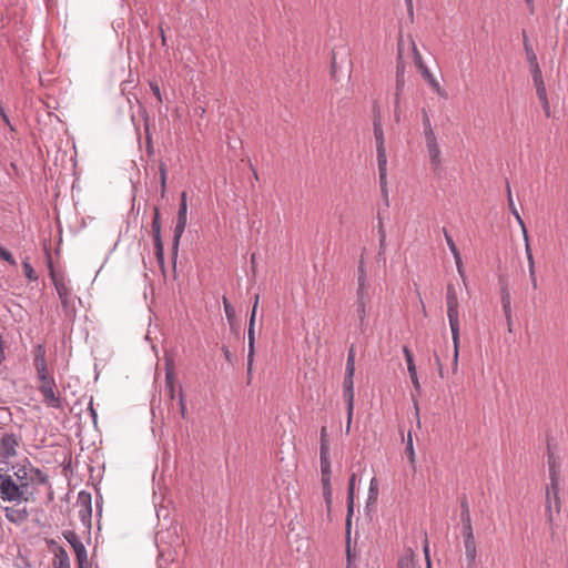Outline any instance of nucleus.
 I'll return each instance as SVG.
<instances>
[{
    "label": "nucleus",
    "mask_w": 568,
    "mask_h": 568,
    "mask_svg": "<svg viewBox=\"0 0 568 568\" xmlns=\"http://www.w3.org/2000/svg\"><path fill=\"white\" fill-rule=\"evenodd\" d=\"M398 105H399V103H398L397 105L395 104V121H396V122H399V120H400L399 113H398V111H397Z\"/></svg>",
    "instance_id": "63"
},
{
    "label": "nucleus",
    "mask_w": 568,
    "mask_h": 568,
    "mask_svg": "<svg viewBox=\"0 0 568 568\" xmlns=\"http://www.w3.org/2000/svg\"><path fill=\"white\" fill-rule=\"evenodd\" d=\"M447 317L452 334L459 332V303L454 285L448 284L446 290Z\"/></svg>",
    "instance_id": "4"
},
{
    "label": "nucleus",
    "mask_w": 568,
    "mask_h": 568,
    "mask_svg": "<svg viewBox=\"0 0 568 568\" xmlns=\"http://www.w3.org/2000/svg\"><path fill=\"white\" fill-rule=\"evenodd\" d=\"M0 114H1V116H2V119H3V121H4L8 125H10L9 118H8V115H7V113H6L4 109H3V106H2L1 104H0Z\"/></svg>",
    "instance_id": "61"
},
{
    "label": "nucleus",
    "mask_w": 568,
    "mask_h": 568,
    "mask_svg": "<svg viewBox=\"0 0 568 568\" xmlns=\"http://www.w3.org/2000/svg\"><path fill=\"white\" fill-rule=\"evenodd\" d=\"M460 519L463 524V529H473L469 506L466 497H464L460 501Z\"/></svg>",
    "instance_id": "24"
},
{
    "label": "nucleus",
    "mask_w": 568,
    "mask_h": 568,
    "mask_svg": "<svg viewBox=\"0 0 568 568\" xmlns=\"http://www.w3.org/2000/svg\"><path fill=\"white\" fill-rule=\"evenodd\" d=\"M373 130L376 143L377 165H378V179L381 193L386 207L389 206L388 189H387V155L386 145L384 138V130L382 125L381 114L377 113L373 119Z\"/></svg>",
    "instance_id": "1"
},
{
    "label": "nucleus",
    "mask_w": 568,
    "mask_h": 568,
    "mask_svg": "<svg viewBox=\"0 0 568 568\" xmlns=\"http://www.w3.org/2000/svg\"><path fill=\"white\" fill-rule=\"evenodd\" d=\"M22 440L21 434L18 433H3L0 436V462L8 463L10 459L17 457L18 447Z\"/></svg>",
    "instance_id": "3"
},
{
    "label": "nucleus",
    "mask_w": 568,
    "mask_h": 568,
    "mask_svg": "<svg viewBox=\"0 0 568 568\" xmlns=\"http://www.w3.org/2000/svg\"><path fill=\"white\" fill-rule=\"evenodd\" d=\"M345 372L355 373V351L353 346L351 347L347 355Z\"/></svg>",
    "instance_id": "40"
},
{
    "label": "nucleus",
    "mask_w": 568,
    "mask_h": 568,
    "mask_svg": "<svg viewBox=\"0 0 568 568\" xmlns=\"http://www.w3.org/2000/svg\"><path fill=\"white\" fill-rule=\"evenodd\" d=\"M159 171H160V182H161V196L164 197L165 192H166L168 171H166V165L163 162L160 163Z\"/></svg>",
    "instance_id": "35"
},
{
    "label": "nucleus",
    "mask_w": 568,
    "mask_h": 568,
    "mask_svg": "<svg viewBox=\"0 0 568 568\" xmlns=\"http://www.w3.org/2000/svg\"><path fill=\"white\" fill-rule=\"evenodd\" d=\"M0 499L9 503H19L21 500H28V498L23 497L22 486L18 485L16 480H13L12 476L4 475L3 480L0 481Z\"/></svg>",
    "instance_id": "6"
},
{
    "label": "nucleus",
    "mask_w": 568,
    "mask_h": 568,
    "mask_svg": "<svg viewBox=\"0 0 568 568\" xmlns=\"http://www.w3.org/2000/svg\"><path fill=\"white\" fill-rule=\"evenodd\" d=\"M323 495H324V498H325V503L329 507L331 501H332V488H324L323 489Z\"/></svg>",
    "instance_id": "52"
},
{
    "label": "nucleus",
    "mask_w": 568,
    "mask_h": 568,
    "mask_svg": "<svg viewBox=\"0 0 568 568\" xmlns=\"http://www.w3.org/2000/svg\"><path fill=\"white\" fill-rule=\"evenodd\" d=\"M463 542L465 548L466 568H476L477 542L473 529H463Z\"/></svg>",
    "instance_id": "10"
},
{
    "label": "nucleus",
    "mask_w": 568,
    "mask_h": 568,
    "mask_svg": "<svg viewBox=\"0 0 568 568\" xmlns=\"http://www.w3.org/2000/svg\"><path fill=\"white\" fill-rule=\"evenodd\" d=\"M354 374L345 372L343 381V396L346 403L347 413L353 414L354 412Z\"/></svg>",
    "instance_id": "13"
},
{
    "label": "nucleus",
    "mask_w": 568,
    "mask_h": 568,
    "mask_svg": "<svg viewBox=\"0 0 568 568\" xmlns=\"http://www.w3.org/2000/svg\"><path fill=\"white\" fill-rule=\"evenodd\" d=\"M247 344H248V352H247L248 381H247V383L250 384L252 369H253L254 354H255V324H253V321H248Z\"/></svg>",
    "instance_id": "15"
},
{
    "label": "nucleus",
    "mask_w": 568,
    "mask_h": 568,
    "mask_svg": "<svg viewBox=\"0 0 568 568\" xmlns=\"http://www.w3.org/2000/svg\"><path fill=\"white\" fill-rule=\"evenodd\" d=\"M378 236H379V247L381 250H383L385 247V242H386V232L384 230V224H383V217H382V214L378 213Z\"/></svg>",
    "instance_id": "39"
},
{
    "label": "nucleus",
    "mask_w": 568,
    "mask_h": 568,
    "mask_svg": "<svg viewBox=\"0 0 568 568\" xmlns=\"http://www.w3.org/2000/svg\"><path fill=\"white\" fill-rule=\"evenodd\" d=\"M540 102H541L542 110H544L546 116L549 118L550 116V105H549L548 99L540 100Z\"/></svg>",
    "instance_id": "53"
},
{
    "label": "nucleus",
    "mask_w": 568,
    "mask_h": 568,
    "mask_svg": "<svg viewBox=\"0 0 568 568\" xmlns=\"http://www.w3.org/2000/svg\"><path fill=\"white\" fill-rule=\"evenodd\" d=\"M51 277L53 281L54 288L57 294L64 307L69 305L70 290L67 286L62 276H57L53 271H51Z\"/></svg>",
    "instance_id": "16"
},
{
    "label": "nucleus",
    "mask_w": 568,
    "mask_h": 568,
    "mask_svg": "<svg viewBox=\"0 0 568 568\" xmlns=\"http://www.w3.org/2000/svg\"><path fill=\"white\" fill-rule=\"evenodd\" d=\"M531 75L534 84L537 85L539 83H544L541 70L539 68V64L530 67Z\"/></svg>",
    "instance_id": "44"
},
{
    "label": "nucleus",
    "mask_w": 568,
    "mask_h": 568,
    "mask_svg": "<svg viewBox=\"0 0 568 568\" xmlns=\"http://www.w3.org/2000/svg\"><path fill=\"white\" fill-rule=\"evenodd\" d=\"M166 388L170 393L171 399H174L175 389H174V385H173V373L171 371L166 372Z\"/></svg>",
    "instance_id": "45"
},
{
    "label": "nucleus",
    "mask_w": 568,
    "mask_h": 568,
    "mask_svg": "<svg viewBox=\"0 0 568 568\" xmlns=\"http://www.w3.org/2000/svg\"><path fill=\"white\" fill-rule=\"evenodd\" d=\"M443 233H444L447 246L449 247V251L454 256V260H459L460 253H459L453 237L448 234V232L445 227L443 229Z\"/></svg>",
    "instance_id": "33"
},
{
    "label": "nucleus",
    "mask_w": 568,
    "mask_h": 568,
    "mask_svg": "<svg viewBox=\"0 0 568 568\" xmlns=\"http://www.w3.org/2000/svg\"><path fill=\"white\" fill-rule=\"evenodd\" d=\"M371 300L372 296L369 288L357 287L355 307L361 333H365L368 326L366 307L369 304Z\"/></svg>",
    "instance_id": "8"
},
{
    "label": "nucleus",
    "mask_w": 568,
    "mask_h": 568,
    "mask_svg": "<svg viewBox=\"0 0 568 568\" xmlns=\"http://www.w3.org/2000/svg\"><path fill=\"white\" fill-rule=\"evenodd\" d=\"M452 341L454 346V355H453V363H452V369L453 373H457L458 371V358H459V332L455 334H452Z\"/></svg>",
    "instance_id": "28"
},
{
    "label": "nucleus",
    "mask_w": 568,
    "mask_h": 568,
    "mask_svg": "<svg viewBox=\"0 0 568 568\" xmlns=\"http://www.w3.org/2000/svg\"><path fill=\"white\" fill-rule=\"evenodd\" d=\"M90 412H91V416L93 418V422L95 423V420H97V413H95V410H94V408L92 406V402L90 403Z\"/></svg>",
    "instance_id": "62"
},
{
    "label": "nucleus",
    "mask_w": 568,
    "mask_h": 568,
    "mask_svg": "<svg viewBox=\"0 0 568 568\" xmlns=\"http://www.w3.org/2000/svg\"><path fill=\"white\" fill-rule=\"evenodd\" d=\"M523 234H524V240H525L526 255L529 256V253H531V248H530V245H529L528 235H527V232L523 233Z\"/></svg>",
    "instance_id": "56"
},
{
    "label": "nucleus",
    "mask_w": 568,
    "mask_h": 568,
    "mask_svg": "<svg viewBox=\"0 0 568 568\" xmlns=\"http://www.w3.org/2000/svg\"><path fill=\"white\" fill-rule=\"evenodd\" d=\"M413 53H414V63L422 74V77L426 80L428 85L432 88L434 92H436L439 97L447 99V92L442 88L438 80L434 77V74L429 71L427 65L425 64L422 54L418 52L415 43L413 42Z\"/></svg>",
    "instance_id": "2"
},
{
    "label": "nucleus",
    "mask_w": 568,
    "mask_h": 568,
    "mask_svg": "<svg viewBox=\"0 0 568 568\" xmlns=\"http://www.w3.org/2000/svg\"><path fill=\"white\" fill-rule=\"evenodd\" d=\"M405 453L408 457L409 464L412 466V470L416 471V459H415V450L413 446V438L410 432L407 435V443H406V449Z\"/></svg>",
    "instance_id": "29"
},
{
    "label": "nucleus",
    "mask_w": 568,
    "mask_h": 568,
    "mask_svg": "<svg viewBox=\"0 0 568 568\" xmlns=\"http://www.w3.org/2000/svg\"><path fill=\"white\" fill-rule=\"evenodd\" d=\"M22 268H23L24 275L28 280H30V281L38 280V275L36 274L31 263L28 260H24L22 262Z\"/></svg>",
    "instance_id": "37"
},
{
    "label": "nucleus",
    "mask_w": 568,
    "mask_h": 568,
    "mask_svg": "<svg viewBox=\"0 0 568 568\" xmlns=\"http://www.w3.org/2000/svg\"><path fill=\"white\" fill-rule=\"evenodd\" d=\"M529 277H530V282H531V286H532V288H537V277H536V272L529 273Z\"/></svg>",
    "instance_id": "60"
},
{
    "label": "nucleus",
    "mask_w": 568,
    "mask_h": 568,
    "mask_svg": "<svg viewBox=\"0 0 568 568\" xmlns=\"http://www.w3.org/2000/svg\"><path fill=\"white\" fill-rule=\"evenodd\" d=\"M425 145L429 156V163L432 169L437 172L442 166V151L438 144L437 135L434 132L424 133Z\"/></svg>",
    "instance_id": "9"
},
{
    "label": "nucleus",
    "mask_w": 568,
    "mask_h": 568,
    "mask_svg": "<svg viewBox=\"0 0 568 568\" xmlns=\"http://www.w3.org/2000/svg\"><path fill=\"white\" fill-rule=\"evenodd\" d=\"M422 122H423V133L434 132V128L430 122V118L426 111V109H422Z\"/></svg>",
    "instance_id": "38"
},
{
    "label": "nucleus",
    "mask_w": 568,
    "mask_h": 568,
    "mask_svg": "<svg viewBox=\"0 0 568 568\" xmlns=\"http://www.w3.org/2000/svg\"><path fill=\"white\" fill-rule=\"evenodd\" d=\"M397 568H415L413 552L409 551L405 556H403L399 561Z\"/></svg>",
    "instance_id": "36"
},
{
    "label": "nucleus",
    "mask_w": 568,
    "mask_h": 568,
    "mask_svg": "<svg viewBox=\"0 0 568 568\" xmlns=\"http://www.w3.org/2000/svg\"><path fill=\"white\" fill-rule=\"evenodd\" d=\"M223 306H224V312H225L226 318H227L229 323L232 324V322L235 318V311H234L233 306L229 303L226 297H223Z\"/></svg>",
    "instance_id": "41"
},
{
    "label": "nucleus",
    "mask_w": 568,
    "mask_h": 568,
    "mask_svg": "<svg viewBox=\"0 0 568 568\" xmlns=\"http://www.w3.org/2000/svg\"><path fill=\"white\" fill-rule=\"evenodd\" d=\"M501 305H503V311L505 313V316H506L508 323H510V318H511L510 296L506 291H504L503 295H501Z\"/></svg>",
    "instance_id": "34"
},
{
    "label": "nucleus",
    "mask_w": 568,
    "mask_h": 568,
    "mask_svg": "<svg viewBox=\"0 0 568 568\" xmlns=\"http://www.w3.org/2000/svg\"><path fill=\"white\" fill-rule=\"evenodd\" d=\"M152 234L155 250V256L160 263L164 261V247L161 237V222H160V210L154 207V217L152 221Z\"/></svg>",
    "instance_id": "11"
},
{
    "label": "nucleus",
    "mask_w": 568,
    "mask_h": 568,
    "mask_svg": "<svg viewBox=\"0 0 568 568\" xmlns=\"http://www.w3.org/2000/svg\"><path fill=\"white\" fill-rule=\"evenodd\" d=\"M37 371V374H38V378L42 382V381H48L50 378H52L50 375H49V372H48V367L45 368H38L36 369Z\"/></svg>",
    "instance_id": "49"
},
{
    "label": "nucleus",
    "mask_w": 568,
    "mask_h": 568,
    "mask_svg": "<svg viewBox=\"0 0 568 568\" xmlns=\"http://www.w3.org/2000/svg\"><path fill=\"white\" fill-rule=\"evenodd\" d=\"M30 469H31V464L29 463L28 465L18 467L17 470L14 471V476L17 477L18 485H23L22 486L23 494L28 493L29 485L31 484V481H30L31 470Z\"/></svg>",
    "instance_id": "20"
},
{
    "label": "nucleus",
    "mask_w": 568,
    "mask_h": 568,
    "mask_svg": "<svg viewBox=\"0 0 568 568\" xmlns=\"http://www.w3.org/2000/svg\"><path fill=\"white\" fill-rule=\"evenodd\" d=\"M223 352H224V355H225L226 359H230L231 352L229 351V348L227 347H223Z\"/></svg>",
    "instance_id": "64"
},
{
    "label": "nucleus",
    "mask_w": 568,
    "mask_h": 568,
    "mask_svg": "<svg viewBox=\"0 0 568 568\" xmlns=\"http://www.w3.org/2000/svg\"><path fill=\"white\" fill-rule=\"evenodd\" d=\"M31 474H30V481L31 484L36 483L38 485H44L48 483V475L42 471L40 468L33 467L31 465Z\"/></svg>",
    "instance_id": "27"
},
{
    "label": "nucleus",
    "mask_w": 568,
    "mask_h": 568,
    "mask_svg": "<svg viewBox=\"0 0 568 568\" xmlns=\"http://www.w3.org/2000/svg\"><path fill=\"white\" fill-rule=\"evenodd\" d=\"M352 418H353V414L349 415V413H347V423H346V426H345V433L346 434H349V432H351Z\"/></svg>",
    "instance_id": "58"
},
{
    "label": "nucleus",
    "mask_w": 568,
    "mask_h": 568,
    "mask_svg": "<svg viewBox=\"0 0 568 568\" xmlns=\"http://www.w3.org/2000/svg\"><path fill=\"white\" fill-rule=\"evenodd\" d=\"M33 364L36 369L47 367L45 351L42 345H38L36 348Z\"/></svg>",
    "instance_id": "30"
},
{
    "label": "nucleus",
    "mask_w": 568,
    "mask_h": 568,
    "mask_svg": "<svg viewBox=\"0 0 568 568\" xmlns=\"http://www.w3.org/2000/svg\"><path fill=\"white\" fill-rule=\"evenodd\" d=\"M548 466H549V475H550V486L547 487L546 497H547V510L549 513V520L552 521L551 514V503L554 499L555 508L559 511V497H558V477L555 468V459L552 455L548 456Z\"/></svg>",
    "instance_id": "7"
},
{
    "label": "nucleus",
    "mask_w": 568,
    "mask_h": 568,
    "mask_svg": "<svg viewBox=\"0 0 568 568\" xmlns=\"http://www.w3.org/2000/svg\"><path fill=\"white\" fill-rule=\"evenodd\" d=\"M403 353H404L405 361L407 364V371L409 373L410 381H412L414 387L416 389H419V381H418L416 366H415V362H414V355L407 346L403 347Z\"/></svg>",
    "instance_id": "19"
},
{
    "label": "nucleus",
    "mask_w": 568,
    "mask_h": 568,
    "mask_svg": "<svg viewBox=\"0 0 568 568\" xmlns=\"http://www.w3.org/2000/svg\"><path fill=\"white\" fill-rule=\"evenodd\" d=\"M424 554L426 557L427 568H430L429 549L427 544L424 546Z\"/></svg>",
    "instance_id": "59"
},
{
    "label": "nucleus",
    "mask_w": 568,
    "mask_h": 568,
    "mask_svg": "<svg viewBox=\"0 0 568 568\" xmlns=\"http://www.w3.org/2000/svg\"><path fill=\"white\" fill-rule=\"evenodd\" d=\"M0 258L8 262L12 266L17 265V261L14 260L12 254L7 248H4L2 245H0Z\"/></svg>",
    "instance_id": "43"
},
{
    "label": "nucleus",
    "mask_w": 568,
    "mask_h": 568,
    "mask_svg": "<svg viewBox=\"0 0 568 568\" xmlns=\"http://www.w3.org/2000/svg\"><path fill=\"white\" fill-rule=\"evenodd\" d=\"M355 480H356V475L352 474L349 481H348V491H347V501H348V506H347L348 519H347V521L348 523H349L351 516L353 514Z\"/></svg>",
    "instance_id": "26"
},
{
    "label": "nucleus",
    "mask_w": 568,
    "mask_h": 568,
    "mask_svg": "<svg viewBox=\"0 0 568 568\" xmlns=\"http://www.w3.org/2000/svg\"><path fill=\"white\" fill-rule=\"evenodd\" d=\"M79 517L84 525H91L92 509L91 496L88 493L80 491L79 494Z\"/></svg>",
    "instance_id": "14"
},
{
    "label": "nucleus",
    "mask_w": 568,
    "mask_h": 568,
    "mask_svg": "<svg viewBox=\"0 0 568 568\" xmlns=\"http://www.w3.org/2000/svg\"><path fill=\"white\" fill-rule=\"evenodd\" d=\"M179 397H180V399H179V404H180V406H181V413H182V415L184 416V412H185V403H184V397H183V395H182V389H181V388H180Z\"/></svg>",
    "instance_id": "57"
},
{
    "label": "nucleus",
    "mask_w": 568,
    "mask_h": 568,
    "mask_svg": "<svg viewBox=\"0 0 568 568\" xmlns=\"http://www.w3.org/2000/svg\"><path fill=\"white\" fill-rule=\"evenodd\" d=\"M507 197H508L507 200H508L509 210L511 211V213L515 216L516 221L520 225L523 233H526L525 223H524V221H523L518 210L515 206L509 184H507Z\"/></svg>",
    "instance_id": "25"
},
{
    "label": "nucleus",
    "mask_w": 568,
    "mask_h": 568,
    "mask_svg": "<svg viewBox=\"0 0 568 568\" xmlns=\"http://www.w3.org/2000/svg\"><path fill=\"white\" fill-rule=\"evenodd\" d=\"M186 224H187V200H186V192H182L179 211H178V216H176V223H175L174 231H173L172 250H173L174 254L178 253L179 244H180L181 237L185 231Z\"/></svg>",
    "instance_id": "5"
},
{
    "label": "nucleus",
    "mask_w": 568,
    "mask_h": 568,
    "mask_svg": "<svg viewBox=\"0 0 568 568\" xmlns=\"http://www.w3.org/2000/svg\"><path fill=\"white\" fill-rule=\"evenodd\" d=\"M55 388V381L54 378H50L48 381H42L41 386L39 387L40 393H43L45 390H51Z\"/></svg>",
    "instance_id": "46"
},
{
    "label": "nucleus",
    "mask_w": 568,
    "mask_h": 568,
    "mask_svg": "<svg viewBox=\"0 0 568 568\" xmlns=\"http://www.w3.org/2000/svg\"><path fill=\"white\" fill-rule=\"evenodd\" d=\"M378 495V487H377V480L375 477L371 479L369 488H368V500L375 501L377 499Z\"/></svg>",
    "instance_id": "42"
},
{
    "label": "nucleus",
    "mask_w": 568,
    "mask_h": 568,
    "mask_svg": "<svg viewBox=\"0 0 568 568\" xmlns=\"http://www.w3.org/2000/svg\"><path fill=\"white\" fill-rule=\"evenodd\" d=\"M4 511H6V518L10 523L20 524V523L24 521L28 518V511H27L26 508H23V509H16V508H12V507H6Z\"/></svg>",
    "instance_id": "21"
},
{
    "label": "nucleus",
    "mask_w": 568,
    "mask_h": 568,
    "mask_svg": "<svg viewBox=\"0 0 568 568\" xmlns=\"http://www.w3.org/2000/svg\"><path fill=\"white\" fill-rule=\"evenodd\" d=\"M357 287L369 288V284L366 278V271L364 266V261H359L358 270H357Z\"/></svg>",
    "instance_id": "31"
},
{
    "label": "nucleus",
    "mask_w": 568,
    "mask_h": 568,
    "mask_svg": "<svg viewBox=\"0 0 568 568\" xmlns=\"http://www.w3.org/2000/svg\"><path fill=\"white\" fill-rule=\"evenodd\" d=\"M257 305H258V295L255 296V301H254V304H253V307H252V312H251V316H250V321H253V324H255Z\"/></svg>",
    "instance_id": "51"
},
{
    "label": "nucleus",
    "mask_w": 568,
    "mask_h": 568,
    "mask_svg": "<svg viewBox=\"0 0 568 568\" xmlns=\"http://www.w3.org/2000/svg\"><path fill=\"white\" fill-rule=\"evenodd\" d=\"M539 100L548 99L545 83L535 85Z\"/></svg>",
    "instance_id": "47"
},
{
    "label": "nucleus",
    "mask_w": 568,
    "mask_h": 568,
    "mask_svg": "<svg viewBox=\"0 0 568 568\" xmlns=\"http://www.w3.org/2000/svg\"><path fill=\"white\" fill-rule=\"evenodd\" d=\"M150 88L159 102H162V94L156 82H150Z\"/></svg>",
    "instance_id": "48"
},
{
    "label": "nucleus",
    "mask_w": 568,
    "mask_h": 568,
    "mask_svg": "<svg viewBox=\"0 0 568 568\" xmlns=\"http://www.w3.org/2000/svg\"><path fill=\"white\" fill-rule=\"evenodd\" d=\"M524 48H525V52H526L529 65L532 67V65L538 64L537 55L534 52L531 45L528 43V40H527V37H526L525 32H524Z\"/></svg>",
    "instance_id": "32"
},
{
    "label": "nucleus",
    "mask_w": 568,
    "mask_h": 568,
    "mask_svg": "<svg viewBox=\"0 0 568 568\" xmlns=\"http://www.w3.org/2000/svg\"><path fill=\"white\" fill-rule=\"evenodd\" d=\"M64 539L70 544L73 548L78 564H87L88 562V552L85 546L80 540L79 536L73 530H67L63 532Z\"/></svg>",
    "instance_id": "12"
},
{
    "label": "nucleus",
    "mask_w": 568,
    "mask_h": 568,
    "mask_svg": "<svg viewBox=\"0 0 568 568\" xmlns=\"http://www.w3.org/2000/svg\"><path fill=\"white\" fill-rule=\"evenodd\" d=\"M322 485L324 488H331V475H322Z\"/></svg>",
    "instance_id": "55"
},
{
    "label": "nucleus",
    "mask_w": 568,
    "mask_h": 568,
    "mask_svg": "<svg viewBox=\"0 0 568 568\" xmlns=\"http://www.w3.org/2000/svg\"><path fill=\"white\" fill-rule=\"evenodd\" d=\"M395 81H396V92H395V99H394V104H398L399 103V98H400V94L405 88V63L404 61L402 60V57L400 54L398 55V61H397V64H396V77H395Z\"/></svg>",
    "instance_id": "17"
},
{
    "label": "nucleus",
    "mask_w": 568,
    "mask_h": 568,
    "mask_svg": "<svg viewBox=\"0 0 568 568\" xmlns=\"http://www.w3.org/2000/svg\"><path fill=\"white\" fill-rule=\"evenodd\" d=\"M43 396V403L51 408H62V400L59 395L55 394L54 389L45 390L41 393Z\"/></svg>",
    "instance_id": "23"
},
{
    "label": "nucleus",
    "mask_w": 568,
    "mask_h": 568,
    "mask_svg": "<svg viewBox=\"0 0 568 568\" xmlns=\"http://www.w3.org/2000/svg\"><path fill=\"white\" fill-rule=\"evenodd\" d=\"M326 435V427H322L321 429V452H320V458H321V473L322 475H331V462L328 458V447L324 442V437Z\"/></svg>",
    "instance_id": "18"
},
{
    "label": "nucleus",
    "mask_w": 568,
    "mask_h": 568,
    "mask_svg": "<svg viewBox=\"0 0 568 568\" xmlns=\"http://www.w3.org/2000/svg\"><path fill=\"white\" fill-rule=\"evenodd\" d=\"M455 264H456V268H457L459 276L463 278L464 284L466 285L465 270L463 266L462 256L459 257V260H455Z\"/></svg>",
    "instance_id": "50"
},
{
    "label": "nucleus",
    "mask_w": 568,
    "mask_h": 568,
    "mask_svg": "<svg viewBox=\"0 0 568 568\" xmlns=\"http://www.w3.org/2000/svg\"><path fill=\"white\" fill-rule=\"evenodd\" d=\"M53 568H71L69 555L62 547L58 548L54 554Z\"/></svg>",
    "instance_id": "22"
},
{
    "label": "nucleus",
    "mask_w": 568,
    "mask_h": 568,
    "mask_svg": "<svg viewBox=\"0 0 568 568\" xmlns=\"http://www.w3.org/2000/svg\"><path fill=\"white\" fill-rule=\"evenodd\" d=\"M527 262H528L529 273L536 272L535 271V260H534L532 253H529V256H527Z\"/></svg>",
    "instance_id": "54"
}]
</instances>
